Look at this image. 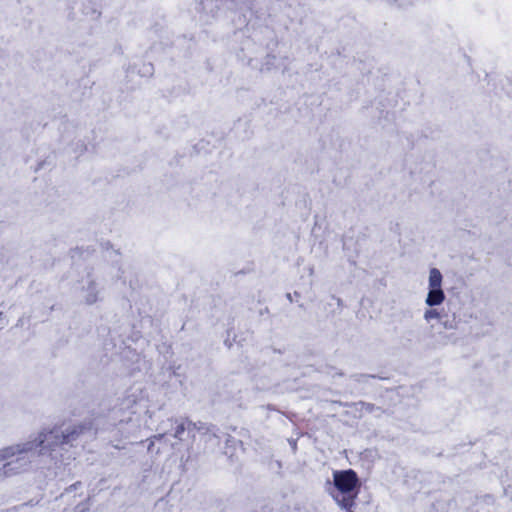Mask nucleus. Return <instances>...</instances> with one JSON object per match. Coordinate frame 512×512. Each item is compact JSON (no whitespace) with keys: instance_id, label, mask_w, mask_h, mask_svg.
Wrapping results in <instances>:
<instances>
[{"instance_id":"7ed1b4c3","label":"nucleus","mask_w":512,"mask_h":512,"mask_svg":"<svg viewBox=\"0 0 512 512\" xmlns=\"http://www.w3.org/2000/svg\"><path fill=\"white\" fill-rule=\"evenodd\" d=\"M33 444L28 448L6 447L0 450V461H7L2 468L3 476H12L26 469L30 463L28 453L32 451Z\"/></svg>"},{"instance_id":"f03ea898","label":"nucleus","mask_w":512,"mask_h":512,"mask_svg":"<svg viewBox=\"0 0 512 512\" xmlns=\"http://www.w3.org/2000/svg\"><path fill=\"white\" fill-rule=\"evenodd\" d=\"M333 480L335 487L342 494L341 499L335 498V500L342 508L352 512L351 509L355 505L358 494L359 479L357 473L352 469L335 471Z\"/></svg>"},{"instance_id":"20e7f679","label":"nucleus","mask_w":512,"mask_h":512,"mask_svg":"<svg viewBox=\"0 0 512 512\" xmlns=\"http://www.w3.org/2000/svg\"><path fill=\"white\" fill-rule=\"evenodd\" d=\"M445 300V294L441 288H430L426 304L430 307L440 305Z\"/></svg>"},{"instance_id":"0eeeda50","label":"nucleus","mask_w":512,"mask_h":512,"mask_svg":"<svg viewBox=\"0 0 512 512\" xmlns=\"http://www.w3.org/2000/svg\"><path fill=\"white\" fill-rule=\"evenodd\" d=\"M424 318L427 321H430L431 319H439L440 318V314L435 309H428L424 313Z\"/></svg>"},{"instance_id":"423d86ee","label":"nucleus","mask_w":512,"mask_h":512,"mask_svg":"<svg viewBox=\"0 0 512 512\" xmlns=\"http://www.w3.org/2000/svg\"><path fill=\"white\" fill-rule=\"evenodd\" d=\"M442 274L437 268H432L429 273V287L430 288H441L442 285Z\"/></svg>"},{"instance_id":"f257e3e1","label":"nucleus","mask_w":512,"mask_h":512,"mask_svg":"<svg viewBox=\"0 0 512 512\" xmlns=\"http://www.w3.org/2000/svg\"><path fill=\"white\" fill-rule=\"evenodd\" d=\"M90 429V424L74 425L70 429H67L66 432H63L58 427H54L39 434L38 443L35 447L39 448V454L50 453L58 447L72 445L74 441L78 440L81 435Z\"/></svg>"},{"instance_id":"6e6552de","label":"nucleus","mask_w":512,"mask_h":512,"mask_svg":"<svg viewBox=\"0 0 512 512\" xmlns=\"http://www.w3.org/2000/svg\"><path fill=\"white\" fill-rule=\"evenodd\" d=\"M164 437V434H159L157 436H154L155 439L161 440Z\"/></svg>"},{"instance_id":"39448f33","label":"nucleus","mask_w":512,"mask_h":512,"mask_svg":"<svg viewBox=\"0 0 512 512\" xmlns=\"http://www.w3.org/2000/svg\"><path fill=\"white\" fill-rule=\"evenodd\" d=\"M174 433L173 437L181 440L182 435L186 430H189L194 424L188 419H175L173 420Z\"/></svg>"}]
</instances>
